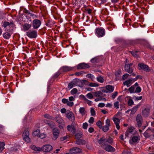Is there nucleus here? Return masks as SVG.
Masks as SVG:
<instances>
[{
	"label": "nucleus",
	"mask_w": 154,
	"mask_h": 154,
	"mask_svg": "<svg viewBox=\"0 0 154 154\" xmlns=\"http://www.w3.org/2000/svg\"><path fill=\"white\" fill-rule=\"evenodd\" d=\"M122 154H131V153L130 151L124 150Z\"/></svg>",
	"instance_id": "nucleus-58"
},
{
	"label": "nucleus",
	"mask_w": 154,
	"mask_h": 154,
	"mask_svg": "<svg viewBox=\"0 0 154 154\" xmlns=\"http://www.w3.org/2000/svg\"><path fill=\"white\" fill-rule=\"evenodd\" d=\"M74 86V84L72 83V81L68 85V88L70 89L72 88Z\"/></svg>",
	"instance_id": "nucleus-52"
},
{
	"label": "nucleus",
	"mask_w": 154,
	"mask_h": 154,
	"mask_svg": "<svg viewBox=\"0 0 154 154\" xmlns=\"http://www.w3.org/2000/svg\"><path fill=\"white\" fill-rule=\"evenodd\" d=\"M61 74V72L60 71H58L55 73L54 75L53 76V78L54 79L57 78Z\"/></svg>",
	"instance_id": "nucleus-37"
},
{
	"label": "nucleus",
	"mask_w": 154,
	"mask_h": 154,
	"mask_svg": "<svg viewBox=\"0 0 154 154\" xmlns=\"http://www.w3.org/2000/svg\"><path fill=\"white\" fill-rule=\"evenodd\" d=\"M90 112L91 115L94 116L96 115V112L95 111L94 109L93 108H91L90 109Z\"/></svg>",
	"instance_id": "nucleus-36"
},
{
	"label": "nucleus",
	"mask_w": 154,
	"mask_h": 154,
	"mask_svg": "<svg viewBox=\"0 0 154 154\" xmlns=\"http://www.w3.org/2000/svg\"><path fill=\"white\" fill-rule=\"evenodd\" d=\"M96 125H97V126H98V127H99V128H101L102 127V126H103V124H102V122L100 121H98L96 123Z\"/></svg>",
	"instance_id": "nucleus-41"
},
{
	"label": "nucleus",
	"mask_w": 154,
	"mask_h": 154,
	"mask_svg": "<svg viewBox=\"0 0 154 154\" xmlns=\"http://www.w3.org/2000/svg\"><path fill=\"white\" fill-rule=\"evenodd\" d=\"M139 107V106L137 105L135 106L131 110V114H134L137 111Z\"/></svg>",
	"instance_id": "nucleus-29"
},
{
	"label": "nucleus",
	"mask_w": 154,
	"mask_h": 154,
	"mask_svg": "<svg viewBox=\"0 0 154 154\" xmlns=\"http://www.w3.org/2000/svg\"><path fill=\"white\" fill-rule=\"evenodd\" d=\"M53 137L52 139L54 140H56L60 134V130L57 128H54L52 130Z\"/></svg>",
	"instance_id": "nucleus-6"
},
{
	"label": "nucleus",
	"mask_w": 154,
	"mask_h": 154,
	"mask_svg": "<svg viewBox=\"0 0 154 154\" xmlns=\"http://www.w3.org/2000/svg\"><path fill=\"white\" fill-rule=\"evenodd\" d=\"M75 137L77 140L79 139L82 137V134L80 133H77L75 134Z\"/></svg>",
	"instance_id": "nucleus-47"
},
{
	"label": "nucleus",
	"mask_w": 154,
	"mask_h": 154,
	"mask_svg": "<svg viewBox=\"0 0 154 154\" xmlns=\"http://www.w3.org/2000/svg\"><path fill=\"white\" fill-rule=\"evenodd\" d=\"M91 63H97L99 62V60L97 57H94L91 60Z\"/></svg>",
	"instance_id": "nucleus-42"
},
{
	"label": "nucleus",
	"mask_w": 154,
	"mask_h": 154,
	"mask_svg": "<svg viewBox=\"0 0 154 154\" xmlns=\"http://www.w3.org/2000/svg\"><path fill=\"white\" fill-rule=\"evenodd\" d=\"M105 146L104 149L106 151L110 152H113L116 151V149L109 145H104Z\"/></svg>",
	"instance_id": "nucleus-16"
},
{
	"label": "nucleus",
	"mask_w": 154,
	"mask_h": 154,
	"mask_svg": "<svg viewBox=\"0 0 154 154\" xmlns=\"http://www.w3.org/2000/svg\"><path fill=\"white\" fill-rule=\"evenodd\" d=\"M138 66L140 68V69H142L146 72H149L150 69L148 65L143 63H140Z\"/></svg>",
	"instance_id": "nucleus-9"
},
{
	"label": "nucleus",
	"mask_w": 154,
	"mask_h": 154,
	"mask_svg": "<svg viewBox=\"0 0 154 154\" xmlns=\"http://www.w3.org/2000/svg\"><path fill=\"white\" fill-rule=\"evenodd\" d=\"M128 75H129L127 73H125L122 76V79H127L128 77Z\"/></svg>",
	"instance_id": "nucleus-59"
},
{
	"label": "nucleus",
	"mask_w": 154,
	"mask_h": 154,
	"mask_svg": "<svg viewBox=\"0 0 154 154\" xmlns=\"http://www.w3.org/2000/svg\"><path fill=\"white\" fill-rule=\"evenodd\" d=\"M136 121L137 125L139 127H140L142 125V123L143 122L142 117L140 114H138L136 117Z\"/></svg>",
	"instance_id": "nucleus-13"
},
{
	"label": "nucleus",
	"mask_w": 154,
	"mask_h": 154,
	"mask_svg": "<svg viewBox=\"0 0 154 154\" xmlns=\"http://www.w3.org/2000/svg\"><path fill=\"white\" fill-rule=\"evenodd\" d=\"M118 94V92L116 91L112 95V97L113 99L115 98Z\"/></svg>",
	"instance_id": "nucleus-60"
},
{
	"label": "nucleus",
	"mask_w": 154,
	"mask_h": 154,
	"mask_svg": "<svg viewBox=\"0 0 154 154\" xmlns=\"http://www.w3.org/2000/svg\"><path fill=\"white\" fill-rule=\"evenodd\" d=\"M4 38L6 39H8L11 36V34L8 32H6L3 34Z\"/></svg>",
	"instance_id": "nucleus-31"
},
{
	"label": "nucleus",
	"mask_w": 154,
	"mask_h": 154,
	"mask_svg": "<svg viewBox=\"0 0 154 154\" xmlns=\"http://www.w3.org/2000/svg\"><path fill=\"white\" fill-rule=\"evenodd\" d=\"M89 123L92 124L94 122V118L93 117H91L88 121Z\"/></svg>",
	"instance_id": "nucleus-56"
},
{
	"label": "nucleus",
	"mask_w": 154,
	"mask_h": 154,
	"mask_svg": "<svg viewBox=\"0 0 154 154\" xmlns=\"http://www.w3.org/2000/svg\"><path fill=\"white\" fill-rule=\"evenodd\" d=\"M132 84V80L130 79L126 81L123 83L124 85H126L128 87L130 86Z\"/></svg>",
	"instance_id": "nucleus-25"
},
{
	"label": "nucleus",
	"mask_w": 154,
	"mask_h": 154,
	"mask_svg": "<svg viewBox=\"0 0 154 154\" xmlns=\"http://www.w3.org/2000/svg\"><path fill=\"white\" fill-rule=\"evenodd\" d=\"M82 98L84 99L86 103L88 104L89 106H91L92 104V102L87 99L83 95H81Z\"/></svg>",
	"instance_id": "nucleus-26"
},
{
	"label": "nucleus",
	"mask_w": 154,
	"mask_h": 154,
	"mask_svg": "<svg viewBox=\"0 0 154 154\" xmlns=\"http://www.w3.org/2000/svg\"><path fill=\"white\" fill-rule=\"evenodd\" d=\"M75 143L77 145H83L86 144V141L82 139H77L75 141Z\"/></svg>",
	"instance_id": "nucleus-21"
},
{
	"label": "nucleus",
	"mask_w": 154,
	"mask_h": 154,
	"mask_svg": "<svg viewBox=\"0 0 154 154\" xmlns=\"http://www.w3.org/2000/svg\"><path fill=\"white\" fill-rule=\"evenodd\" d=\"M40 131L39 129H37L35 131H34L32 134V135L34 136H36L38 135L40 133Z\"/></svg>",
	"instance_id": "nucleus-39"
},
{
	"label": "nucleus",
	"mask_w": 154,
	"mask_h": 154,
	"mask_svg": "<svg viewBox=\"0 0 154 154\" xmlns=\"http://www.w3.org/2000/svg\"><path fill=\"white\" fill-rule=\"evenodd\" d=\"M72 83L75 86H77L80 87H82L83 86V84L82 82L78 79H74L72 81Z\"/></svg>",
	"instance_id": "nucleus-18"
},
{
	"label": "nucleus",
	"mask_w": 154,
	"mask_h": 154,
	"mask_svg": "<svg viewBox=\"0 0 154 154\" xmlns=\"http://www.w3.org/2000/svg\"><path fill=\"white\" fill-rule=\"evenodd\" d=\"M69 153H66V154H77L78 153L82 152V149L77 147H74L71 148L69 150Z\"/></svg>",
	"instance_id": "nucleus-5"
},
{
	"label": "nucleus",
	"mask_w": 154,
	"mask_h": 154,
	"mask_svg": "<svg viewBox=\"0 0 154 154\" xmlns=\"http://www.w3.org/2000/svg\"><path fill=\"white\" fill-rule=\"evenodd\" d=\"M134 102L132 99L130 98L128 101V105L129 106H131L134 104Z\"/></svg>",
	"instance_id": "nucleus-43"
},
{
	"label": "nucleus",
	"mask_w": 154,
	"mask_h": 154,
	"mask_svg": "<svg viewBox=\"0 0 154 154\" xmlns=\"http://www.w3.org/2000/svg\"><path fill=\"white\" fill-rule=\"evenodd\" d=\"M32 149L35 151H40L41 150L40 148L34 146H33L32 147Z\"/></svg>",
	"instance_id": "nucleus-48"
},
{
	"label": "nucleus",
	"mask_w": 154,
	"mask_h": 154,
	"mask_svg": "<svg viewBox=\"0 0 154 154\" xmlns=\"http://www.w3.org/2000/svg\"><path fill=\"white\" fill-rule=\"evenodd\" d=\"M46 136V135L44 133H41L39 135V137L41 139H43L45 138Z\"/></svg>",
	"instance_id": "nucleus-50"
},
{
	"label": "nucleus",
	"mask_w": 154,
	"mask_h": 154,
	"mask_svg": "<svg viewBox=\"0 0 154 154\" xmlns=\"http://www.w3.org/2000/svg\"><path fill=\"white\" fill-rule=\"evenodd\" d=\"M88 86L92 87H96L98 86V85L96 83L91 82L89 83Z\"/></svg>",
	"instance_id": "nucleus-40"
},
{
	"label": "nucleus",
	"mask_w": 154,
	"mask_h": 154,
	"mask_svg": "<svg viewBox=\"0 0 154 154\" xmlns=\"http://www.w3.org/2000/svg\"><path fill=\"white\" fill-rule=\"evenodd\" d=\"M150 112V110L149 108H145L142 111V113L143 115L145 116H147L149 113Z\"/></svg>",
	"instance_id": "nucleus-24"
},
{
	"label": "nucleus",
	"mask_w": 154,
	"mask_h": 154,
	"mask_svg": "<svg viewBox=\"0 0 154 154\" xmlns=\"http://www.w3.org/2000/svg\"><path fill=\"white\" fill-rule=\"evenodd\" d=\"M119 102L118 101H116L114 103V106L116 109L119 108Z\"/></svg>",
	"instance_id": "nucleus-49"
},
{
	"label": "nucleus",
	"mask_w": 154,
	"mask_h": 154,
	"mask_svg": "<svg viewBox=\"0 0 154 154\" xmlns=\"http://www.w3.org/2000/svg\"><path fill=\"white\" fill-rule=\"evenodd\" d=\"M66 117L70 121H74L75 120V117L74 114L71 111L67 110L66 111Z\"/></svg>",
	"instance_id": "nucleus-7"
},
{
	"label": "nucleus",
	"mask_w": 154,
	"mask_h": 154,
	"mask_svg": "<svg viewBox=\"0 0 154 154\" xmlns=\"http://www.w3.org/2000/svg\"><path fill=\"white\" fill-rule=\"evenodd\" d=\"M102 94V93L100 91H97L94 93V95L96 97H99Z\"/></svg>",
	"instance_id": "nucleus-34"
},
{
	"label": "nucleus",
	"mask_w": 154,
	"mask_h": 154,
	"mask_svg": "<svg viewBox=\"0 0 154 154\" xmlns=\"http://www.w3.org/2000/svg\"><path fill=\"white\" fill-rule=\"evenodd\" d=\"M52 147L50 145H46L43 146L42 148V150L45 152H48L51 151Z\"/></svg>",
	"instance_id": "nucleus-15"
},
{
	"label": "nucleus",
	"mask_w": 154,
	"mask_h": 154,
	"mask_svg": "<svg viewBox=\"0 0 154 154\" xmlns=\"http://www.w3.org/2000/svg\"><path fill=\"white\" fill-rule=\"evenodd\" d=\"M67 129L68 131H71L73 134L75 132L76 129L74 126L68 125L67 127Z\"/></svg>",
	"instance_id": "nucleus-22"
},
{
	"label": "nucleus",
	"mask_w": 154,
	"mask_h": 154,
	"mask_svg": "<svg viewBox=\"0 0 154 154\" xmlns=\"http://www.w3.org/2000/svg\"><path fill=\"white\" fill-rule=\"evenodd\" d=\"M79 112L82 116H84L86 113V111L84 107H80L79 108Z\"/></svg>",
	"instance_id": "nucleus-27"
},
{
	"label": "nucleus",
	"mask_w": 154,
	"mask_h": 154,
	"mask_svg": "<svg viewBox=\"0 0 154 154\" xmlns=\"http://www.w3.org/2000/svg\"><path fill=\"white\" fill-rule=\"evenodd\" d=\"M106 125H107L109 127L111 126V124L110 123V121L109 119H107L106 121Z\"/></svg>",
	"instance_id": "nucleus-55"
},
{
	"label": "nucleus",
	"mask_w": 154,
	"mask_h": 154,
	"mask_svg": "<svg viewBox=\"0 0 154 154\" xmlns=\"http://www.w3.org/2000/svg\"><path fill=\"white\" fill-rule=\"evenodd\" d=\"M105 106V104L102 103H100L98 105V107H103Z\"/></svg>",
	"instance_id": "nucleus-61"
},
{
	"label": "nucleus",
	"mask_w": 154,
	"mask_h": 154,
	"mask_svg": "<svg viewBox=\"0 0 154 154\" xmlns=\"http://www.w3.org/2000/svg\"><path fill=\"white\" fill-rule=\"evenodd\" d=\"M26 35L30 38H34L36 37L37 33L36 31H29L26 32Z\"/></svg>",
	"instance_id": "nucleus-8"
},
{
	"label": "nucleus",
	"mask_w": 154,
	"mask_h": 154,
	"mask_svg": "<svg viewBox=\"0 0 154 154\" xmlns=\"http://www.w3.org/2000/svg\"><path fill=\"white\" fill-rule=\"evenodd\" d=\"M88 125L86 122L83 123V124L82 128L85 129H86L87 128Z\"/></svg>",
	"instance_id": "nucleus-53"
},
{
	"label": "nucleus",
	"mask_w": 154,
	"mask_h": 154,
	"mask_svg": "<svg viewBox=\"0 0 154 154\" xmlns=\"http://www.w3.org/2000/svg\"><path fill=\"white\" fill-rule=\"evenodd\" d=\"M74 68L73 67L64 66H62L59 69V70L62 72H67L73 70Z\"/></svg>",
	"instance_id": "nucleus-10"
},
{
	"label": "nucleus",
	"mask_w": 154,
	"mask_h": 154,
	"mask_svg": "<svg viewBox=\"0 0 154 154\" xmlns=\"http://www.w3.org/2000/svg\"><path fill=\"white\" fill-rule=\"evenodd\" d=\"M69 137V136L68 135H66V136L62 137L60 138V140L62 141H64L66 140Z\"/></svg>",
	"instance_id": "nucleus-51"
},
{
	"label": "nucleus",
	"mask_w": 154,
	"mask_h": 154,
	"mask_svg": "<svg viewBox=\"0 0 154 154\" xmlns=\"http://www.w3.org/2000/svg\"><path fill=\"white\" fill-rule=\"evenodd\" d=\"M112 120L116 125L117 129L119 130L120 128L119 125V123L120 122V120L117 118L114 117L113 118Z\"/></svg>",
	"instance_id": "nucleus-19"
},
{
	"label": "nucleus",
	"mask_w": 154,
	"mask_h": 154,
	"mask_svg": "<svg viewBox=\"0 0 154 154\" xmlns=\"http://www.w3.org/2000/svg\"><path fill=\"white\" fill-rule=\"evenodd\" d=\"M78 91V90L76 88H74L73 89L70 91L71 94H76Z\"/></svg>",
	"instance_id": "nucleus-46"
},
{
	"label": "nucleus",
	"mask_w": 154,
	"mask_h": 154,
	"mask_svg": "<svg viewBox=\"0 0 154 154\" xmlns=\"http://www.w3.org/2000/svg\"><path fill=\"white\" fill-rule=\"evenodd\" d=\"M132 63H131L129 64H125V71L129 73H132L133 71V69L131 67Z\"/></svg>",
	"instance_id": "nucleus-14"
},
{
	"label": "nucleus",
	"mask_w": 154,
	"mask_h": 154,
	"mask_svg": "<svg viewBox=\"0 0 154 154\" xmlns=\"http://www.w3.org/2000/svg\"><path fill=\"white\" fill-rule=\"evenodd\" d=\"M136 134L135 128L131 126L128 128L126 131L125 136L126 137H129L131 134Z\"/></svg>",
	"instance_id": "nucleus-4"
},
{
	"label": "nucleus",
	"mask_w": 154,
	"mask_h": 154,
	"mask_svg": "<svg viewBox=\"0 0 154 154\" xmlns=\"http://www.w3.org/2000/svg\"><path fill=\"white\" fill-rule=\"evenodd\" d=\"M87 97L90 99H92L93 98V96L92 94L90 93H88L86 95Z\"/></svg>",
	"instance_id": "nucleus-45"
},
{
	"label": "nucleus",
	"mask_w": 154,
	"mask_h": 154,
	"mask_svg": "<svg viewBox=\"0 0 154 154\" xmlns=\"http://www.w3.org/2000/svg\"><path fill=\"white\" fill-rule=\"evenodd\" d=\"M109 126L107 125H105L103 126L101 128L102 129L103 131L105 132H106L108 131L109 128Z\"/></svg>",
	"instance_id": "nucleus-33"
},
{
	"label": "nucleus",
	"mask_w": 154,
	"mask_h": 154,
	"mask_svg": "<svg viewBox=\"0 0 154 154\" xmlns=\"http://www.w3.org/2000/svg\"><path fill=\"white\" fill-rule=\"evenodd\" d=\"M68 100L66 99H63L62 100V102L63 103H67L68 102Z\"/></svg>",
	"instance_id": "nucleus-64"
},
{
	"label": "nucleus",
	"mask_w": 154,
	"mask_h": 154,
	"mask_svg": "<svg viewBox=\"0 0 154 154\" xmlns=\"http://www.w3.org/2000/svg\"><path fill=\"white\" fill-rule=\"evenodd\" d=\"M10 25V23L8 22H4V23L3 24V26L5 27V28L6 27H7L8 26H9Z\"/></svg>",
	"instance_id": "nucleus-62"
},
{
	"label": "nucleus",
	"mask_w": 154,
	"mask_h": 154,
	"mask_svg": "<svg viewBox=\"0 0 154 154\" xmlns=\"http://www.w3.org/2000/svg\"><path fill=\"white\" fill-rule=\"evenodd\" d=\"M153 134H152V131L150 130V128H148L144 133V136L146 138H148Z\"/></svg>",
	"instance_id": "nucleus-20"
},
{
	"label": "nucleus",
	"mask_w": 154,
	"mask_h": 154,
	"mask_svg": "<svg viewBox=\"0 0 154 154\" xmlns=\"http://www.w3.org/2000/svg\"><path fill=\"white\" fill-rule=\"evenodd\" d=\"M114 90V87L113 86L107 85L106 86L105 88L102 90V91L104 93H111Z\"/></svg>",
	"instance_id": "nucleus-11"
},
{
	"label": "nucleus",
	"mask_w": 154,
	"mask_h": 154,
	"mask_svg": "<svg viewBox=\"0 0 154 154\" xmlns=\"http://www.w3.org/2000/svg\"><path fill=\"white\" fill-rule=\"evenodd\" d=\"M31 27V24L26 23L23 25V30L24 31H27Z\"/></svg>",
	"instance_id": "nucleus-23"
},
{
	"label": "nucleus",
	"mask_w": 154,
	"mask_h": 154,
	"mask_svg": "<svg viewBox=\"0 0 154 154\" xmlns=\"http://www.w3.org/2000/svg\"><path fill=\"white\" fill-rule=\"evenodd\" d=\"M141 89L140 86H138L135 88V93H139L141 92Z\"/></svg>",
	"instance_id": "nucleus-44"
},
{
	"label": "nucleus",
	"mask_w": 154,
	"mask_h": 154,
	"mask_svg": "<svg viewBox=\"0 0 154 154\" xmlns=\"http://www.w3.org/2000/svg\"><path fill=\"white\" fill-rule=\"evenodd\" d=\"M113 139L109 137L108 139L101 138L98 140V143L102 145H112L113 143Z\"/></svg>",
	"instance_id": "nucleus-1"
},
{
	"label": "nucleus",
	"mask_w": 154,
	"mask_h": 154,
	"mask_svg": "<svg viewBox=\"0 0 154 154\" xmlns=\"http://www.w3.org/2000/svg\"><path fill=\"white\" fill-rule=\"evenodd\" d=\"M29 134L28 128L26 129L23 133V140L27 143L30 142V139L29 138Z\"/></svg>",
	"instance_id": "nucleus-3"
},
{
	"label": "nucleus",
	"mask_w": 154,
	"mask_h": 154,
	"mask_svg": "<svg viewBox=\"0 0 154 154\" xmlns=\"http://www.w3.org/2000/svg\"><path fill=\"white\" fill-rule=\"evenodd\" d=\"M41 21L38 19H35L32 21V26L34 29H37L41 25Z\"/></svg>",
	"instance_id": "nucleus-12"
},
{
	"label": "nucleus",
	"mask_w": 154,
	"mask_h": 154,
	"mask_svg": "<svg viewBox=\"0 0 154 154\" xmlns=\"http://www.w3.org/2000/svg\"><path fill=\"white\" fill-rule=\"evenodd\" d=\"M140 51H133L131 52L132 55L135 57H139Z\"/></svg>",
	"instance_id": "nucleus-28"
},
{
	"label": "nucleus",
	"mask_w": 154,
	"mask_h": 154,
	"mask_svg": "<svg viewBox=\"0 0 154 154\" xmlns=\"http://www.w3.org/2000/svg\"><path fill=\"white\" fill-rule=\"evenodd\" d=\"M5 143L4 142L0 143V152H1L4 149Z\"/></svg>",
	"instance_id": "nucleus-38"
},
{
	"label": "nucleus",
	"mask_w": 154,
	"mask_h": 154,
	"mask_svg": "<svg viewBox=\"0 0 154 154\" xmlns=\"http://www.w3.org/2000/svg\"><path fill=\"white\" fill-rule=\"evenodd\" d=\"M140 140L139 136H133L131 138L132 141L134 143L137 142Z\"/></svg>",
	"instance_id": "nucleus-30"
},
{
	"label": "nucleus",
	"mask_w": 154,
	"mask_h": 154,
	"mask_svg": "<svg viewBox=\"0 0 154 154\" xmlns=\"http://www.w3.org/2000/svg\"><path fill=\"white\" fill-rule=\"evenodd\" d=\"M56 121L59 123H61L63 122V120L60 118H58L56 119Z\"/></svg>",
	"instance_id": "nucleus-57"
},
{
	"label": "nucleus",
	"mask_w": 154,
	"mask_h": 154,
	"mask_svg": "<svg viewBox=\"0 0 154 154\" xmlns=\"http://www.w3.org/2000/svg\"><path fill=\"white\" fill-rule=\"evenodd\" d=\"M95 34L98 37H103L105 35V30L103 28H97L95 29Z\"/></svg>",
	"instance_id": "nucleus-2"
},
{
	"label": "nucleus",
	"mask_w": 154,
	"mask_h": 154,
	"mask_svg": "<svg viewBox=\"0 0 154 154\" xmlns=\"http://www.w3.org/2000/svg\"><path fill=\"white\" fill-rule=\"evenodd\" d=\"M88 131L90 133H91L93 132L94 131V129L93 128H92V127L88 129Z\"/></svg>",
	"instance_id": "nucleus-63"
},
{
	"label": "nucleus",
	"mask_w": 154,
	"mask_h": 154,
	"mask_svg": "<svg viewBox=\"0 0 154 154\" xmlns=\"http://www.w3.org/2000/svg\"><path fill=\"white\" fill-rule=\"evenodd\" d=\"M97 80L101 83H103L104 82V80L103 78L101 76H99L97 78Z\"/></svg>",
	"instance_id": "nucleus-35"
},
{
	"label": "nucleus",
	"mask_w": 154,
	"mask_h": 154,
	"mask_svg": "<svg viewBox=\"0 0 154 154\" xmlns=\"http://www.w3.org/2000/svg\"><path fill=\"white\" fill-rule=\"evenodd\" d=\"M66 104L68 106H72L74 104L73 102L69 101L68 100Z\"/></svg>",
	"instance_id": "nucleus-54"
},
{
	"label": "nucleus",
	"mask_w": 154,
	"mask_h": 154,
	"mask_svg": "<svg viewBox=\"0 0 154 154\" xmlns=\"http://www.w3.org/2000/svg\"><path fill=\"white\" fill-rule=\"evenodd\" d=\"M135 88L132 86L128 89V91L131 93H134L135 92Z\"/></svg>",
	"instance_id": "nucleus-32"
},
{
	"label": "nucleus",
	"mask_w": 154,
	"mask_h": 154,
	"mask_svg": "<svg viewBox=\"0 0 154 154\" xmlns=\"http://www.w3.org/2000/svg\"><path fill=\"white\" fill-rule=\"evenodd\" d=\"M89 67V65L85 63H80L79 64L77 67V69H85Z\"/></svg>",
	"instance_id": "nucleus-17"
}]
</instances>
